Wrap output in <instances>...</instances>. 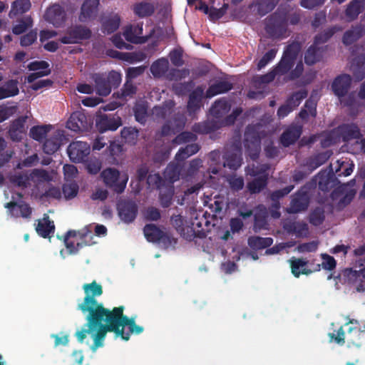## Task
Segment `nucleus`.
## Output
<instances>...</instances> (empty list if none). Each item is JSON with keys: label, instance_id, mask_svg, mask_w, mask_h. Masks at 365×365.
Returning <instances> with one entry per match:
<instances>
[{"label": "nucleus", "instance_id": "obj_18", "mask_svg": "<svg viewBox=\"0 0 365 365\" xmlns=\"http://www.w3.org/2000/svg\"><path fill=\"white\" fill-rule=\"evenodd\" d=\"M100 0H84L81 7L78 19L81 22L96 18L98 11Z\"/></svg>", "mask_w": 365, "mask_h": 365}, {"label": "nucleus", "instance_id": "obj_62", "mask_svg": "<svg viewBox=\"0 0 365 365\" xmlns=\"http://www.w3.org/2000/svg\"><path fill=\"white\" fill-rule=\"evenodd\" d=\"M160 243L162 247L165 249H168L170 247L175 248V245L178 243L177 238L174 237L170 233L163 232L162 237L158 242Z\"/></svg>", "mask_w": 365, "mask_h": 365}, {"label": "nucleus", "instance_id": "obj_27", "mask_svg": "<svg viewBox=\"0 0 365 365\" xmlns=\"http://www.w3.org/2000/svg\"><path fill=\"white\" fill-rule=\"evenodd\" d=\"M86 117L81 113H73L68 118L66 126L68 129L78 132L86 128Z\"/></svg>", "mask_w": 365, "mask_h": 365}, {"label": "nucleus", "instance_id": "obj_49", "mask_svg": "<svg viewBox=\"0 0 365 365\" xmlns=\"http://www.w3.org/2000/svg\"><path fill=\"white\" fill-rule=\"evenodd\" d=\"M288 232L294 233L297 237L307 236L308 234V225L304 222H292L285 227Z\"/></svg>", "mask_w": 365, "mask_h": 365}, {"label": "nucleus", "instance_id": "obj_21", "mask_svg": "<svg viewBox=\"0 0 365 365\" xmlns=\"http://www.w3.org/2000/svg\"><path fill=\"white\" fill-rule=\"evenodd\" d=\"M133 14L140 19L153 16L155 11V5L149 0H142L133 5Z\"/></svg>", "mask_w": 365, "mask_h": 365}, {"label": "nucleus", "instance_id": "obj_58", "mask_svg": "<svg viewBox=\"0 0 365 365\" xmlns=\"http://www.w3.org/2000/svg\"><path fill=\"white\" fill-rule=\"evenodd\" d=\"M24 130V123L20 120H16L12 124L9 130L10 138L14 141H19L21 140V134Z\"/></svg>", "mask_w": 365, "mask_h": 365}, {"label": "nucleus", "instance_id": "obj_3", "mask_svg": "<svg viewBox=\"0 0 365 365\" xmlns=\"http://www.w3.org/2000/svg\"><path fill=\"white\" fill-rule=\"evenodd\" d=\"M94 305L95 298H84V302L79 304V308L83 312H88L89 313L87 317L88 328L78 331L76 333V336L81 343L83 341L87 334H91L96 329V327L100 324L101 317L103 316L100 311L93 310Z\"/></svg>", "mask_w": 365, "mask_h": 365}, {"label": "nucleus", "instance_id": "obj_56", "mask_svg": "<svg viewBox=\"0 0 365 365\" xmlns=\"http://www.w3.org/2000/svg\"><path fill=\"white\" fill-rule=\"evenodd\" d=\"M294 189V185H288L279 190L273 191L270 194V199L276 207H279V200L287 195Z\"/></svg>", "mask_w": 365, "mask_h": 365}, {"label": "nucleus", "instance_id": "obj_54", "mask_svg": "<svg viewBox=\"0 0 365 365\" xmlns=\"http://www.w3.org/2000/svg\"><path fill=\"white\" fill-rule=\"evenodd\" d=\"M180 168L176 164H169L164 171V176L170 182H175L180 178Z\"/></svg>", "mask_w": 365, "mask_h": 365}, {"label": "nucleus", "instance_id": "obj_55", "mask_svg": "<svg viewBox=\"0 0 365 365\" xmlns=\"http://www.w3.org/2000/svg\"><path fill=\"white\" fill-rule=\"evenodd\" d=\"M197 139L196 134L194 132L183 131L178 134L173 140L172 143L175 145H180L190 142H195Z\"/></svg>", "mask_w": 365, "mask_h": 365}, {"label": "nucleus", "instance_id": "obj_50", "mask_svg": "<svg viewBox=\"0 0 365 365\" xmlns=\"http://www.w3.org/2000/svg\"><path fill=\"white\" fill-rule=\"evenodd\" d=\"M294 64V61L282 56L279 62L273 68L278 76H283L289 73Z\"/></svg>", "mask_w": 365, "mask_h": 365}, {"label": "nucleus", "instance_id": "obj_2", "mask_svg": "<svg viewBox=\"0 0 365 365\" xmlns=\"http://www.w3.org/2000/svg\"><path fill=\"white\" fill-rule=\"evenodd\" d=\"M287 11L284 9H277L266 19L265 31L273 38L283 37L287 31Z\"/></svg>", "mask_w": 365, "mask_h": 365}, {"label": "nucleus", "instance_id": "obj_64", "mask_svg": "<svg viewBox=\"0 0 365 365\" xmlns=\"http://www.w3.org/2000/svg\"><path fill=\"white\" fill-rule=\"evenodd\" d=\"M36 29L31 30L27 34L23 35L20 38V45L23 47H27L34 43L37 39Z\"/></svg>", "mask_w": 365, "mask_h": 365}, {"label": "nucleus", "instance_id": "obj_37", "mask_svg": "<svg viewBox=\"0 0 365 365\" xmlns=\"http://www.w3.org/2000/svg\"><path fill=\"white\" fill-rule=\"evenodd\" d=\"M168 60L165 58H160L151 64L150 70L155 78H160L168 71Z\"/></svg>", "mask_w": 365, "mask_h": 365}, {"label": "nucleus", "instance_id": "obj_45", "mask_svg": "<svg viewBox=\"0 0 365 365\" xmlns=\"http://www.w3.org/2000/svg\"><path fill=\"white\" fill-rule=\"evenodd\" d=\"M17 23L12 27V32L15 35L22 34L33 26V19L30 16L21 18Z\"/></svg>", "mask_w": 365, "mask_h": 365}, {"label": "nucleus", "instance_id": "obj_53", "mask_svg": "<svg viewBox=\"0 0 365 365\" xmlns=\"http://www.w3.org/2000/svg\"><path fill=\"white\" fill-rule=\"evenodd\" d=\"M306 90L294 92L287 100L286 103L294 110L301 103V101L307 96Z\"/></svg>", "mask_w": 365, "mask_h": 365}, {"label": "nucleus", "instance_id": "obj_1", "mask_svg": "<svg viewBox=\"0 0 365 365\" xmlns=\"http://www.w3.org/2000/svg\"><path fill=\"white\" fill-rule=\"evenodd\" d=\"M93 234L87 227L78 231L69 230L63 237L65 246L71 255H75L86 246L94 244Z\"/></svg>", "mask_w": 365, "mask_h": 365}, {"label": "nucleus", "instance_id": "obj_13", "mask_svg": "<svg viewBox=\"0 0 365 365\" xmlns=\"http://www.w3.org/2000/svg\"><path fill=\"white\" fill-rule=\"evenodd\" d=\"M351 77L349 74H341L336 76L332 83L331 90L339 98L345 97L351 85Z\"/></svg>", "mask_w": 365, "mask_h": 365}, {"label": "nucleus", "instance_id": "obj_11", "mask_svg": "<svg viewBox=\"0 0 365 365\" xmlns=\"http://www.w3.org/2000/svg\"><path fill=\"white\" fill-rule=\"evenodd\" d=\"M44 19L53 26L60 27L64 24L66 20V14L63 6L56 4L46 9Z\"/></svg>", "mask_w": 365, "mask_h": 365}, {"label": "nucleus", "instance_id": "obj_26", "mask_svg": "<svg viewBox=\"0 0 365 365\" xmlns=\"http://www.w3.org/2000/svg\"><path fill=\"white\" fill-rule=\"evenodd\" d=\"M302 134V128L289 126L280 136V143L284 147H289L295 143Z\"/></svg>", "mask_w": 365, "mask_h": 365}, {"label": "nucleus", "instance_id": "obj_14", "mask_svg": "<svg viewBox=\"0 0 365 365\" xmlns=\"http://www.w3.org/2000/svg\"><path fill=\"white\" fill-rule=\"evenodd\" d=\"M344 276L357 292L365 291V267L359 271L347 268L344 271Z\"/></svg>", "mask_w": 365, "mask_h": 365}, {"label": "nucleus", "instance_id": "obj_22", "mask_svg": "<svg viewBox=\"0 0 365 365\" xmlns=\"http://www.w3.org/2000/svg\"><path fill=\"white\" fill-rule=\"evenodd\" d=\"M36 231L43 238H50L53 235L55 225L53 221L50 220L48 215L44 214L43 218L38 220Z\"/></svg>", "mask_w": 365, "mask_h": 365}, {"label": "nucleus", "instance_id": "obj_23", "mask_svg": "<svg viewBox=\"0 0 365 365\" xmlns=\"http://www.w3.org/2000/svg\"><path fill=\"white\" fill-rule=\"evenodd\" d=\"M220 128V121L215 119L195 123L192 126V131L195 134L205 135L213 133Z\"/></svg>", "mask_w": 365, "mask_h": 365}, {"label": "nucleus", "instance_id": "obj_38", "mask_svg": "<svg viewBox=\"0 0 365 365\" xmlns=\"http://www.w3.org/2000/svg\"><path fill=\"white\" fill-rule=\"evenodd\" d=\"M230 105L225 100L220 99L216 101L212 106L210 112V114L216 119L221 118L229 112Z\"/></svg>", "mask_w": 365, "mask_h": 365}, {"label": "nucleus", "instance_id": "obj_29", "mask_svg": "<svg viewBox=\"0 0 365 365\" xmlns=\"http://www.w3.org/2000/svg\"><path fill=\"white\" fill-rule=\"evenodd\" d=\"M232 84L227 81H220L210 85L206 91V97L212 98L215 96L227 93L232 90Z\"/></svg>", "mask_w": 365, "mask_h": 365}, {"label": "nucleus", "instance_id": "obj_63", "mask_svg": "<svg viewBox=\"0 0 365 365\" xmlns=\"http://www.w3.org/2000/svg\"><path fill=\"white\" fill-rule=\"evenodd\" d=\"M134 115L135 120L140 123H144L147 117V107L143 103H137L133 108Z\"/></svg>", "mask_w": 365, "mask_h": 365}, {"label": "nucleus", "instance_id": "obj_46", "mask_svg": "<svg viewBox=\"0 0 365 365\" xmlns=\"http://www.w3.org/2000/svg\"><path fill=\"white\" fill-rule=\"evenodd\" d=\"M200 150V146L197 143L187 145L185 148H181L175 155V159L178 161H183L190 156L197 153Z\"/></svg>", "mask_w": 365, "mask_h": 365}, {"label": "nucleus", "instance_id": "obj_34", "mask_svg": "<svg viewBox=\"0 0 365 365\" xmlns=\"http://www.w3.org/2000/svg\"><path fill=\"white\" fill-rule=\"evenodd\" d=\"M323 50L317 47L314 43L311 45L304 53V62L309 66H312L320 61L322 58Z\"/></svg>", "mask_w": 365, "mask_h": 365}, {"label": "nucleus", "instance_id": "obj_28", "mask_svg": "<svg viewBox=\"0 0 365 365\" xmlns=\"http://www.w3.org/2000/svg\"><path fill=\"white\" fill-rule=\"evenodd\" d=\"M120 21V16L118 14L106 17L101 24V31L106 34L114 33L119 28Z\"/></svg>", "mask_w": 365, "mask_h": 365}, {"label": "nucleus", "instance_id": "obj_43", "mask_svg": "<svg viewBox=\"0 0 365 365\" xmlns=\"http://www.w3.org/2000/svg\"><path fill=\"white\" fill-rule=\"evenodd\" d=\"M341 30V28L339 26H333L325 29L315 36L314 39V44L319 45L327 42L334 34Z\"/></svg>", "mask_w": 365, "mask_h": 365}, {"label": "nucleus", "instance_id": "obj_61", "mask_svg": "<svg viewBox=\"0 0 365 365\" xmlns=\"http://www.w3.org/2000/svg\"><path fill=\"white\" fill-rule=\"evenodd\" d=\"M299 51V43L297 42H293L287 46L282 56L295 62V60L298 56Z\"/></svg>", "mask_w": 365, "mask_h": 365}, {"label": "nucleus", "instance_id": "obj_30", "mask_svg": "<svg viewBox=\"0 0 365 365\" xmlns=\"http://www.w3.org/2000/svg\"><path fill=\"white\" fill-rule=\"evenodd\" d=\"M19 93V81L11 79L0 86V100L17 96Z\"/></svg>", "mask_w": 365, "mask_h": 365}, {"label": "nucleus", "instance_id": "obj_51", "mask_svg": "<svg viewBox=\"0 0 365 365\" xmlns=\"http://www.w3.org/2000/svg\"><path fill=\"white\" fill-rule=\"evenodd\" d=\"M60 138L57 136H54L45 140L43 145V150L45 153L52 155L60 148Z\"/></svg>", "mask_w": 365, "mask_h": 365}, {"label": "nucleus", "instance_id": "obj_40", "mask_svg": "<svg viewBox=\"0 0 365 365\" xmlns=\"http://www.w3.org/2000/svg\"><path fill=\"white\" fill-rule=\"evenodd\" d=\"M194 223L192 226L186 225L179 231L180 235L187 241H192L195 238L203 239L206 237L205 232L202 229L201 230L195 231L193 228Z\"/></svg>", "mask_w": 365, "mask_h": 365}, {"label": "nucleus", "instance_id": "obj_5", "mask_svg": "<svg viewBox=\"0 0 365 365\" xmlns=\"http://www.w3.org/2000/svg\"><path fill=\"white\" fill-rule=\"evenodd\" d=\"M99 96H108L112 88H118L122 81L121 74L115 71H111L109 73H95L92 77Z\"/></svg>", "mask_w": 365, "mask_h": 365}, {"label": "nucleus", "instance_id": "obj_7", "mask_svg": "<svg viewBox=\"0 0 365 365\" xmlns=\"http://www.w3.org/2000/svg\"><path fill=\"white\" fill-rule=\"evenodd\" d=\"M110 321L113 323L116 328V336H120L123 340L128 341L130 339V333L124 331V327L128 326L129 329L136 324L133 318H128L123 314V307H115L112 311L108 310Z\"/></svg>", "mask_w": 365, "mask_h": 365}, {"label": "nucleus", "instance_id": "obj_41", "mask_svg": "<svg viewBox=\"0 0 365 365\" xmlns=\"http://www.w3.org/2000/svg\"><path fill=\"white\" fill-rule=\"evenodd\" d=\"M163 232V230L153 224H148L143 228L146 240L151 242H158L162 237Z\"/></svg>", "mask_w": 365, "mask_h": 365}, {"label": "nucleus", "instance_id": "obj_20", "mask_svg": "<svg viewBox=\"0 0 365 365\" xmlns=\"http://www.w3.org/2000/svg\"><path fill=\"white\" fill-rule=\"evenodd\" d=\"M337 132L344 142L361 138L360 129L355 123H344L340 125L337 128Z\"/></svg>", "mask_w": 365, "mask_h": 365}, {"label": "nucleus", "instance_id": "obj_6", "mask_svg": "<svg viewBox=\"0 0 365 365\" xmlns=\"http://www.w3.org/2000/svg\"><path fill=\"white\" fill-rule=\"evenodd\" d=\"M104 185L116 194L123 193L128 181V175L115 168H107L101 173Z\"/></svg>", "mask_w": 365, "mask_h": 365}, {"label": "nucleus", "instance_id": "obj_60", "mask_svg": "<svg viewBox=\"0 0 365 365\" xmlns=\"http://www.w3.org/2000/svg\"><path fill=\"white\" fill-rule=\"evenodd\" d=\"M325 219L324 211L320 207L312 210L309 215V222L314 226H319Z\"/></svg>", "mask_w": 365, "mask_h": 365}, {"label": "nucleus", "instance_id": "obj_42", "mask_svg": "<svg viewBox=\"0 0 365 365\" xmlns=\"http://www.w3.org/2000/svg\"><path fill=\"white\" fill-rule=\"evenodd\" d=\"M136 91L137 88L133 83L131 81L126 80L120 91L115 93L113 96L123 101H127V98H132L136 93Z\"/></svg>", "mask_w": 365, "mask_h": 365}, {"label": "nucleus", "instance_id": "obj_59", "mask_svg": "<svg viewBox=\"0 0 365 365\" xmlns=\"http://www.w3.org/2000/svg\"><path fill=\"white\" fill-rule=\"evenodd\" d=\"M227 181L232 192H238L243 189L245 181L242 177H237L236 175H231L227 178Z\"/></svg>", "mask_w": 365, "mask_h": 365}, {"label": "nucleus", "instance_id": "obj_31", "mask_svg": "<svg viewBox=\"0 0 365 365\" xmlns=\"http://www.w3.org/2000/svg\"><path fill=\"white\" fill-rule=\"evenodd\" d=\"M364 9L363 0H352L346 6L345 16L349 21L356 20Z\"/></svg>", "mask_w": 365, "mask_h": 365}, {"label": "nucleus", "instance_id": "obj_24", "mask_svg": "<svg viewBox=\"0 0 365 365\" xmlns=\"http://www.w3.org/2000/svg\"><path fill=\"white\" fill-rule=\"evenodd\" d=\"M203 89L198 86L189 96L187 109L190 115L195 114L202 106Z\"/></svg>", "mask_w": 365, "mask_h": 365}, {"label": "nucleus", "instance_id": "obj_47", "mask_svg": "<svg viewBox=\"0 0 365 365\" xmlns=\"http://www.w3.org/2000/svg\"><path fill=\"white\" fill-rule=\"evenodd\" d=\"M244 143H260V136L257 125H249L245 131Z\"/></svg>", "mask_w": 365, "mask_h": 365}, {"label": "nucleus", "instance_id": "obj_39", "mask_svg": "<svg viewBox=\"0 0 365 365\" xmlns=\"http://www.w3.org/2000/svg\"><path fill=\"white\" fill-rule=\"evenodd\" d=\"M268 175H262L255 178L247 183V187L251 194L259 193L267 185Z\"/></svg>", "mask_w": 365, "mask_h": 365}, {"label": "nucleus", "instance_id": "obj_25", "mask_svg": "<svg viewBox=\"0 0 365 365\" xmlns=\"http://www.w3.org/2000/svg\"><path fill=\"white\" fill-rule=\"evenodd\" d=\"M365 32V29L361 24L352 26L346 31L342 37V43L345 46H350L361 38Z\"/></svg>", "mask_w": 365, "mask_h": 365}, {"label": "nucleus", "instance_id": "obj_35", "mask_svg": "<svg viewBox=\"0 0 365 365\" xmlns=\"http://www.w3.org/2000/svg\"><path fill=\"white\" fill-rule=\"evenodd\" d=\"M273 243L272 237H262L259 236H250L248 237L249 247L255 250H263L270 247Z\"/></svg>", "mask_w": 365, "mask_h": 365}, {"label": "nucleus", "instance_id": "obj_33", "mask_svg": "<svg viewBox=\"0 0 365 365\" xmlns=\"http://www.w3.org/2000/svg\"><path fill=\"white\" fill-rule=\"evenodd\" d=\"M278 1L279 0H253L252 6L256 8L259 16H263L273 10Z\"/></svg>", "mask_w": 365, "mask_h": 365}, {"label": "nucleus", "instance_id": "obj_16", "mask_svg": "<svg viewBox=\"0 0 365 365\" xmlns=\"http://www.w3.org/2000/svg\"><path fill=\"white\" fill-rule=\"evenodd\" d=\"M352 56H355L353 59V64L359 69L362 70V73L357 75L354 71V75L359 79L362 80L365 77V46L364 45L356 44L350 48Z\"/></svg>", "mask_w": 365, "mask_h": 365}, {"label": "nucleus", "instance_id": "obj_17", "mask_svg": "<svg viewBox=\"0 0 365 365\" xmlns=\"http://www.w3.org/2000/svg\"><path fill=\"white\" fill-rule=\"evenodd\" d=\"M122 125V120L119 116H110L108 115H101L96 120V127L101 133L107 130H116Z\"/></svg>", "mask_w": 365, "mask_h": 365}, {"label": "nucleus", "instance_id": "obj_12", "mask_svg": "<svg viewBox=\"0 0 365 365\" xmlns=\"http://www.w3.org/2000/svg\"><path fill=\"white\" fill-rule=\"evenodd\" d=\"M138 206L135 202L124 200L118 204V215L122 221L130 223L134 221L138 214Z\"/></svg>", "mask_w": 365, "mask_h": 365}, {"label": "nucleus", "instance_id": "obj_36", "mask_svg": "<svg viewBox=\"0 0 365 365\" xmlns=\"http://www.w3.org/2000/svg\"><path fill=\"white\" fill-rule=\"evenodd\" d=\"M331 153L329 151L317 153L310 157L307 161V166L312 172L324 165L330 158Z\"/></svg>", "mask_w": 365, "mask_h": 365}, {"label": "nucleus", "instance_id": "obj_48", "mask_svg": "<svg viewBox=\"0 0 365 365\" xmlns=\"http://www.w3.org/2000/svg\"><path fill=\"white\" fill-rule=\"evenodd\" d=\"M51 125H35L33 126L29 131V135L34 140L41 142L46 138V136L50 130Z\"/></svg>", "mask_w": 365, "mask_h": 365}, {"label": "nucleus", "instance_id": "obj_15", "mask_svg": "<svg viewBox=\"0 0 365 365\" xmlns=\"http://www.w3.org/2000/svg\"><path fill=\"white\" fill-rule=\"evenodd\" d=\"M309 197L304 191H298L292 196L289 207L287 212L289 214H295L304 211L309 206Z\"/></svg>", "mask_w": 365, "mask_h": 365}, {"label": "nucleus", "instance_id": "obj_4", "mask_svg": "<svg viewBox=\"0 0 365 365\" xmlns=\"http://www.w3.org/2000/svg\"><path fill=\"white\" fill-rule=\"evenodd\" d=\"M93 310H98L102 312L100 324L96 327V332L93 334V344L91 346V349L96 351L98 347H101L103 344V340L106 334L108 331L114 332L116 334V328L113 325V323L110 321V316L108 314V309L103 307L101 304H98L95 299V305L93 306Z\"/></svg>", "mask_w": 365, "mask_h": 365}, {"label": "nucleus", "instance_id": "obj_8", "mask_svg": "<svg viewBox=\"0 0 365 365\" xmlns=\"http://www.w3.org/2000/svg\"><path fill=\"white\" fill-rule=\"evenodd\" d=\"M19 201H15V197L12 196V200L6 202L4 207L8 210L9 213L14 217H22L30 219L32 215V208L29 203L22 200L23 195L16 192Z\"/></svg>", "mask_w": 365, "mask_h": 365}, {"label": "nucleus", "instance_id": "obj_10", "mask_svg": "<svg viewBox=\"0 0 365 365\" xmlns=\"http://www.w3.org/2000/svg\"><path fill=\"white\" fill-rule=\"evenodd\" d=\"M70 160L76 163L86 160L90 153L91 146L86 142L76 140L71 143L67 148Z\"/></svg>", "mask_w": 365, "mask_h": 365}, {"label": "nucleus", "instance_id": "obj_52", "mask_svg": "<svg viewBox=\"0 0 365 365\" xmlns=\"http://www.w3.org/2000/svg\"><path fill=\"white\" fill-rule=\"evenodd\" d=\"M83 289L86 295L85 297H98L103 294L102 286L95 280L91 283L84 284Z\"/></svg>", "mask_w": 365, "mask_h": 365}, {"label": "nucleus", "instance_id": "obj_44", "mask_svg": "<svg viewBox=\"0 0 365 365\" xmlns=\"http://www.w3.org/2000/svg\"><path fill=\"white\" fill-rule=\"evenodd\" d=\"M307 261L302 259H295L291 261L292 273L294 277H299L300 274L308 275L312 273V270L305 268Z\"/></svg>", "mask_w": 365, "mask_h": 365}, {"label": "nucleus", "instance_id": "obj_32", "mask_svg": "<svg viewBox=\"0 0 365 365\" xmlns=\"http://www.w3.org/2000/svg\"><path fill=\"white\" fill-rule=\"evenodd\" d=\"M31 6L30 0H15L11 6V10L9 13L10 19H14L18 16L22 15L27 12Z\"/></svg>", "mask_w": 365, "mask_h": 365}, {"label": "nucleus", "instance_id": "obj_9", "mask_svg": "<svg viewBox=\"0 0 365 365\" xmlns=\"http://www.w3.org/2000/svg\"><path fill=\"white\" fill-rule=\"evenodd\" d=\"M91 30L83 25H75L69 28L66 35L60 38L63 44L79 43L82 41L88 40L91 37Z\"/></svg>", "mask_w": 365, "mask_h": 365}, {"label": "nucleus", "instance_id": "obj_19", "mask_svg": "<svg viewBox=\"0 0 365 365\" xmlns=\"http://www.w3.org/2000/svg\"><path fill=\"white\" fill-rule=\"evenodd\" d=\"M223 165L232 170H237L242 165V150L240 147H235L232 150H227L224 156Z\"/></svg>", "mask_w": 365, "mask_h": 365}, {"label": "nucleus", "instance_id": "obj_57", "mask_svg": "<svg viewBox=\"0 0 365 365\" xmlns=\"http://www.w3.org/2000/svg\"><path fill=\"white\" fill-rule=\"evenodd\" d=\"M120 134L125 143L135 144L138 136V130L133 127H125L122 129Z\"/></svg>", "mask_w": 365, "mask_h": 365}]
</instances>
